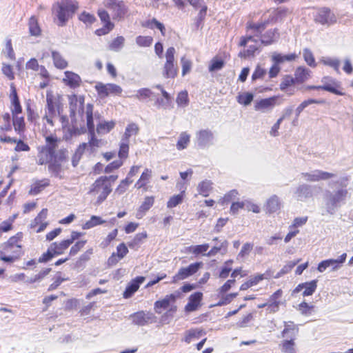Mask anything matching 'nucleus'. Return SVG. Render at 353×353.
<instances>
[{"label":"nucleus","mask_w":353,"mask_h":353,"mask_svg":"<svg viewBox=\"0 0 353 353\" xmlns=\"http://www.w3.org/2000/svg\"><path fill=\"white\" fill-rule=\"evenodd\" d=\"M342 188L331 191L326 190L323 194V201L325 203V208L326 212L330 215L336 213L341 205L345 203L348 191L345 188L346 185H343Z\"/></svg>","instance_id":"obj_1"},{"label":"nucleus","mask_w":353,"mask_h":353,"mask_svg":"<svg viewBox=\"0 0 353 353\" xmlns=\"http://www.w3.org/2000/svg\"><path fill=\"white\" fill-rule=\"evenodd\" d=\"M79 8V3L74 0H61L53 6L58 20L57 25L65 26Z\"/></svg>","instance_id":"obj_2"},{"label":"nucleus","mask_w":353,"mask_h":353,"mask_svg":"<svg viewBox=\"0 0 353 353\" xmlns=\"http://www.w3.org/2000/svg\"><path fill=\"white\" fill-rule=\"evenodd\" d=\"M106 179V177L98 178L88 192L89 194H99L96 201V204L98 205L102 203L112 192L111 185H107L103 182Z\"/></svg>","instance_id":"obj_3"},{"label":"nucleus","mask_w":353,"mask_h":353,"mask_svg":"<svg viewBox=\"0 0 353 353\" xmlns=\"http://www.w3.org/2000/svg\"><path fill=\"white\" fill-rule=\"evenodd\" d=\"M203 263L197 261L190 264L185 268H181L178 272L172 277V283H176L179 281L185 279L196 274L202 267Z\"/></svg>","instance_id":"obj_4"},{"label":"nucleus","mask_w":353,"mask_h":353,"mask_svg":"<svg viewBox=\"0 0 353 353\" xmlns=\"http://www.w3.org/2000/svg\"><path fill=\"white\" fill-rule=\"evenodd\" d=\"M175 48L170 47L165 52L166 62L164 65L163 76L165 78H174L177 74V68L174 65Z\"/></svg>","instance_id":"obj_5"},{"label":"nucleus","mask_w":353,"mask_h":353,"mask_svg":"<svg viewBox=\"0 0 353 353\" xmlns=\"http://www.w3.org/2000/svg\"><path fill=\"white\" fill-rule=\"evenodd\" d=\"M321 82L323 83V85H321V90L339 96L345 95V93L341 90V83L337 79L330 76H325L321 79Z\"/></svg>","instance_id":"obj_6"},{"label":"nucleus","mask_w":353,"mask_h":353,"mask_svg":"<svg viewBox=\"0 0 353 353\" xmlns=\"http://www.w3.org/2000/svg\"><path fill=\"white\" fill-rule=\"evenodd\" d=\"M314 21L321 25L330 26L336 22V17L329 8L323 7L318 10Z\"/></svg>","instance_id":"obj_7"},{"label":"nucleus","mask_w":353,"mask_h":353,"mask_svg":"<svg viewBox=\"0 0 353 353\" xmlns=\"http://www.w3.org/2000/svg\"><path fill=\"white\" fill-rule=\"evenodd\" d=\"M196 145L201 149L209 148L213 145L214 136L209 129H204L196 133Z\"/></svg>","instance_id":"obj_8"},{"label":"nucleus","mask_w":353,"mask_h":353,"mask_svg":"<svg viewBox=\"0 0 353 353\" xmlns=\"http://www.w3.org/2000/svg\"><path fill=\"white\" fill-rule=\"evenodd\" d=\"M60 96L57 98L54 97L52 93L49 92L46 94V108L50 117H55L57 112L59 115L62 112V104L60 102Z\"/></svg>","instance_id":"obj_9"},{"label":"nucleus","mask_w":353,"mask_h":353,"mask_svg":"<svg viewBox=\"0 0 353 353\" xmlns=\"http://www.w3.org/2000/svg\"><path fill=\"white\" fill-rule=\"evenodd\" d=\"M132 323L139 326H143L148 323L155 322L156 316L150 312L139 311L130 315Z\"/></svg>","instance_id":"obj_10"},{"label":"nucleus","mask_w":353,"mask_h":353,"mask_svg":"<svg viewBox=\"0 0 353 353\" xmlns=\"http://www.w3.org/2000/svg\"><path fill=\"white\" fill-rule=\"evenodd\" d=\"M94 88L101 97H108L110 94L119 95L122 92V88L114 83H98Z\"/></svg>","instance_id":"obj_11"},{"label":"nucleus","mask_w":353,"mask_h":353,"mask_svg":"<svg viewBox=\"0 0 353 353\" xmlns=\"http://www.w3.org/2000/svg\"><path fill=\"white\" fill-rule=\"evenodd\" d=\"M203 297V293L199 291L192 294L188 298V303L185 305V312L189 314L198 310L202 305Z\"/></svg>","instance_id":"obj_12"},{"label":"nucleus","mask_w":353,"mask_h":353,"mask_svg":"<svg viewBox=\"0 0 353 353\" xmlns=\"http://www.w3.org/2000/svg\"><path fill=\"white\" fill-rule=\"evenodd\" d=\"M318 280L314 279L310 281L299 283L292 291V295L294 296L296 294L303 291L302 295L309 296L312 295L317 288Z\"/></svg>","instance_id":"obj_13"},{"label":"nucleus","mask_w":353,"mask_h":353,"mask_svg":"<svg viewBox=\"0 0 353 353\" xmlns=\"http://www.w3.org/2000/svg\"><path fill=\"white\" fill-rule=\"evenodd\" d=\"M314 186L302 183L296 187L294 192V196L297 201H305L313 196V190Z\"/></svg>","instance_id":"obj_14"},{"label":"nucleus","mask_w":353,"mask_h":353,"mask_svg":"<svg viewBox=\"0 0 353 353\" xmlns=\"http://www.w3.org/2000/svg\"><path fill=\"white\" fill-rule=\"evenodd\" d=\"M301 176L307 181L316 182L327 180L334 176V174L321 170H315L311 172H302Z\"/></svg>","instance_id":"obj_15"},{"label":"nucleus","mask_w":353,"mask_h":353,"mask_svg":"<svg viewBox=\"0 0 353 353\" xmlns=\"http://www.w3.org/2000/svg\"><path fill=\"white\" fill-rule=\"evenodd\" d=\"M9 97L10 99V111L12 116L21 114L22 112V106L14 83L10 84V94Z\"/></svg>","instance_id":"obj_16"},{"label":"nucleus","mask_w":353,"mask_h":353,"mask_svg":"<svg viewBox=\"0 0 353 353\" xmlns=\"http://www.w3.org/2000/svg\"><path fill=\"white\" fill-rule=\"evenodd\" d=\"M46 145L41 149V152L46 153V157L54 158L56 149L58 146L57 138L51 134L46 137Z\"/></svg>","instance_id":"obj_17"},{"label":"nucleus","mask_w":353,"mask_h":353,"mask_svg":"<svg viewBox=\"0 0 353 353\" xmlns=\"http://www.w3.org/2000/svg\"><path fill=\"white\" fill-rule=\"evenodd\" d=\"M112 10V18L117 21H122L128 12V8L123 1H118L117 3L110 8Z\"/></svg>","instance_id":"obj_18"},{"label":"nucleus","mask_w":353,"mask_h":353,"mask_svg":"<svg viewBox=\"0 0 353 353\" xmlns=\"http://www.w3.org/2000/svg\"><path fill=\"white\" fill-rule=\"evenodd\" d=\"M280 98V96H273L269 98H265L257 101L254 105L255 110H263L265 109H271L276 104H280L277 103V100Z\"/></svg>","instance_id":"obj_19"},{"label":"nucleus","mask_w":353,"mask_h":353,"mask_svg":"<svg viewBox=\"0 0 353 353\" xmlns=\"http://www.w3.org/2000/svg\"><path fill=\"white\" fill-rule=\"evenodd\" d=\"M261 43L264 46H269L277 41L280 37L278 28L270 29L261 35Z\"/></svg>","instance_id":"obj_20"},{"label":"nucleus","mask_w":353,"mask_h":353,"mask_svg":"<svg viewBox=\"0 0 353 353\" xmlns=\"http://www.w3.org/2000/svg\"><path fill=\"white\" fill-rule=\"evenodd\" d=\"M64 74L65 78L63 79V81L66 85L73 89L80 86L81 79L79 74L72 71H65Z\"/></svg>","instance_id":"obj_21"},{"label":"nucleus","mask_w":353,"mask_h":353,"mask_svg":"<svg viewBox=\"0 0 353 353\" xmlns=\"http://www.w3.org/2000/svg\"><path fill=\"white\" fill-rule=\"evenodd\" d=\"M311 71L305 66H299L294 72V80L296 83H303L310 77Z\"/></svg>","instance_id":"obj_22"},{"label":"nucleus","mask_w":353,"mask_h":353,"mask_svg":"<svg viewBox=\"0 0 353 353\" xmlns=\"http://www.w3.org/2000/svg\"><path fill=\"white\" fill-rule=\"evenodd\" d=\"M173 299L174 296H168V294L163 299L156 301L154 305L155 312L161 314L162 310L168 309L170 306L171 303H174L172 301Z\"/></svg>","instance_id":"obj_23"},{"label":"nucleus","mask_w":353,"mask_h":353,"mask_svg":"<svg viewBox=\"0 0 353 353\" xmlns=\"http://www.w3.org/2000/svg\"><path fill=\"white\" fill-rule=\"evenodd\" d=\"M69 105H70V117L71 118V122L76 118L77 110L80 104V96H77L75 94L68 96Z\"/></svg>","instance_id":"obj_24"},{"label":"nucleus","mask_w":353,"mask_h":353,"mask_svg":"<svg viewBox=\"0 0 353 353\" xmlns=\"http://www.w3.org/2000/svg\"><path fill=\"white\" fill-rule=\"evenodd\" d=\"M141 26L144 28L150 29H157L159 30L163 36L165 35V27L164 24L159 21L156 18H152L142 23Z\"/></svg>","instance_id":"obj_25"},{"label":"nucleus","mask_w":353,"mask_h":353,"mask_svg":"<svg viewBox=\"0 0 353 353\" xmlns=\"http://www.w3.org/2000/svg\"><path fill=\"white\" fill-rule=\"evenodd\" d=\"M22 236V232H18L14 236L10 237L7 242L1 245V248L6 252L12 251V249L17 248V245H19L18 243L21 240Z\"/></svg>","instance_id":"obj_26"},{"label":"nucleus","mask_w":353,"mask_h":353,"mask_svg":"<svg viewBox=\"0 0 353 353\" xmlns=\"http://www.w3.org/2000/svg\"><path fill=\"white\" fill-rule=\"evenodd\" d=\"M12 125L14 126V131L19 135L24 133L26 130V123L23 117H19V114H14L12 116Z\"/></svg>","instance_id":"obj_27"},{"label":"nucleus","mask_w":353,"mask_h":353,"mask_svg":"<svg viewBox=\"0 0 353 353\" xmlns=\"http://www.w3.org/2000/svg\"><path fill=\"white\" fill-rule=\"evenodd\" d=\"M297 55L295 53L283 54L281 53H274L272 56V61L276 64H281L285 61H292L296 59Z\"/></svg>","instance_id":"obj_28"},{"label":"nucleus","mask_w":353,"mask_h":353,"mask_svg":"<svg viewBox=\"0 0 353 353\" xmlns=\"http://www.w3.org/2000/svg\"><path fill=\"white\" fill-rule=\"evenodd\" d=\"M48 170L52 173V174L55 177H59L60 173L62 170L61 163L59 162L57 160H54V158H50L48 157Z\"/></svg>","instance_id":"obj_29"},{"label":"nucleus","mask_w":353,"mask_h":353,"mask_svg":"<svg viewBox=\"0 0 353 353\" xmlns=\"http://www.w3.org/2000/svg\"><path fill=\"white\" fill-rule=\"evenodd\" d=\"M285 327L281 332L282 336L294 338L296 333L299 332V329L296 327L293 321L284 322Z\"/></svg>","instance_id":"obj_30"},{"label":"nucleus","mask_w":353,"mask_h":353,"mask_svg":"<svg viewBox=\"0 0 353 353\" xmlns=\"http://www.w3.org/2000/svg\"><path fill=\"white\" fill-rule=\"evenodd\" d=\"M205 334L206 332L203 329H190L186 331L184 341L185 343H190L193 339H198Z\"/></svg>","instance_id":"obj_31"},{"label":"nucleus","mask_w":353,"mask_h":353,"mask_svg":"<svg viewBox=\"0 0 353 353\" xmlns=\"http://www.w3.org/2000/svg\"><path fill=\"white\" fill-rule=\"evenodd\" d=\"M29 33L31 36L38 37L41 33V28L35 16H32L28 22Z\"/></svg>","instance_id":"obj_32"},{"label":"nucleus","mask_w":353,"mask_h":353,"mask_svg":"<svg viewBox=\"0 0 353 353\" xmlns=\"http://www.w3.org/2000/svg\"><path fill=\"white\" fill-rule=\"evenodd\" d=\"M212 185L211 181L207 179L199 183L197 187L199 194L204 197L208 196L212 188Z\"/></svg>","instance_id":"obj_33"},{"label":"nucleus","mask_w":353,"mask_h":353,"mask_svg":"<svg viewBox=\"0 0 353 353\" xmlns=\"http://www.w3.org/2000/svg\"><path fill=\"white\" fill-rule=\"evenodd\" d=\"M105 223H106V221L103 220L101 216L92 215L91 216L90 220L83 224L82 228L83 230H89L95 226L102 225Z\"/></svg>","instance_id":"obj_34"},{"label":"nucleus","mask_w":353,"mask_h":353,"mask_svg":"<svg viewBox=\"0 0 353 353\" xmlns=\"http://www.w3.org/2000/svg\"><path fill=\"white\" fill-rule=\"evenodd\" d=\"M268 21H265L261 23H248L247 28L253 30L255 32V36L259 37L261 36L262 32L266 28L268 25Z\"/></svg>","instance_id":"obj_35"},{"label":"nucleus","mask_w":353,"mask_h":353,"mask_svg":"<svg viewBox=\"0 0 353 353\" xmlns=\"http://www.w3.org/2000/svg\"><path fill=\"white\" fill-rule=\"evenodd\" d=\"M114 121L100 122L97 125V132L98 134H105L110 132L115 126Z\"/></svg>","instance_id":"obj_36"},{"label":"nucleus","mask_w":353,"mask_h":353,"mask_svg":"<svg viewBox=\"0 0 353 353\" xmlns=\"http://www.w3.org/2000/svg\"><path fill=\"white\" fill-rule=\"evenodd\" d=\"M52 58L56 68L59 69H64L68 66V62L62 57L59 52L52 51Z\"/></svg>","instance_id":"obj_37"},{"label":"nucleus","mask_w":353,"mask_h":353,"mask_svg":"<svg viewBox=\"0 0 353 353\" xmlns=\"http://www.w3.org/2000/svg\"><path fill=\"white\" fill-rule=\"evenodd\" d=\"M254 94L250 92L239 93L236 97L239 103L245 106L249 105L254 99Z\"/></svg>","instance_id":"obj_38"},{"label":"nucleus","mask_w":353,"mask_h":353,"mask_svg":"<svg viewBox=\"0 0 353 353\" xmlns=\"http://www.w3.org/2000/svg\"><path fill=\"white\" fill-rule=\"evenodd\" d=\"M59 252H55L53 250L52 245L48 248V250L43 253L38 259V262L41 263H45L50 261L54 256L60 255Z\"/></svg>","instance_id":"obj_39"},{"label":"nucleus","mask_w":353,"mask_h":353,"mask_svg":"<svg viewBox=\"0 0 353 353\" xmlns=\"http://www.w3.org/2000/svg\"><path fill=\"white\" fill-rule=\"evenodd\" d=\"M124 43L125 38L123 36H118L109 44L108 49L114 52H119L124 46Z\"/></svg>","instance_id":"obj_40"},{"label":"nucleus","mask_w":353,"mask_h":353,"mask_svg":"<svg viewBox=\"0 0 353 353\" xmlns=\"http://www.w3.org/2000/svg\"><path fill=\"white\" fill-rule=\"evenodd\" d=\"M139 132V128L135 123H131L127 125L122 140L128 141L132 135H137Z\"/></svg>","instance_id":"obj_41"},{"label":"nucleus","mask_w":353,"mask_h":353,"mask_svg":"<svg viewBox=\"0 0 353 353\" xmlns=\"http://www.w3.org/2000/svg\"><path fill=\"white\" fill-rule=\"evenodd\" d=\"M225 63L222 59L215 57L210 61L208 70L210 72L221 70L225 66Z\"/></svg>","instance_id":"obj_42"},{"label":"nucleus","mask_w":353,"mask_h":353,"mask_svg":"<svg viewBox=\"0 0 353 353\" xmlns=\"http://www.w3.org/2000/svg\"><path fill=\"white\" fill-rule=\"evenodd\" d=\"M279 199L277 196L274 195L268 200L266 208L270 213L276 212L279 209Z\"/></svg>","instance_id":"obj_43"},{"label":"nucleus","mask_w":353,"mask_h":353,"mask_svg":"<svg viewBox=\"0 0 353 353\" xmlns=\"http://www.w3.org/2000/svg\"><path fill=\"white\" fill-rule=\"evenodd\" d=\"M49 185L48 180L45 179L43 181H37L31 188L29 194L32 195H37L39 194L43 189Z\"/></svg>","instance_id":"obj_44"},{"label":"nucleus","mask_w":353,"mask_h":353,"mask_svg":"<svg viewBox=\"0 0 353 353\" xmlns=\"http://www.w3.org/2000/svg\"><path fill=\"white\" fill-rule=\"evenodd\" d=\"M207 11L208 6H203L202 8L200 9L194 22V26L196 30L201 29L203 28V24L207 14Z\"/></svg>","instance_id":"obj_45"},{"label":"nucleus","mask_w":353,"mask_h":353,"mask_svg":"<svg viewBox=\"0 0 353 353\" xmlns=\"http://www.w3.org/2000/svg\"><path fill=\"white\" fill-rule=\"evenodd\" d=\"M184 195L185 192L182 191L179 194L171 196L167 202V207L172 208L181 204L183 201Z\"/></svg>","instance_id":"obj_46"},{"label":"nucleus","mask_w":353,"mask_h":353,"mask_svg":"<svg viewBox=\"0 0 353 353\" xmlns=\"http://www.w3.org/2000/svg\"><path fill=\"white\" fill-rule=\"evenodd\" d=\"M209 244L204 243L201 245H191L187 248V251L191 252L195 255H199L200 254H205V252L208 250Z\"/></svg>","instance_id":"obj_47"},{"label":"nucleus","mask_w":353,"mask_h":353,"mask_svg":"<svg viewBox=\"0 0 353 353\" xmlns=\"http://www.w3.org/2000/svg\"><path fill=\"white\" fill-rule=\"evenodd\" d=\"M153 94L154 93L150 89L148 88H143L138 90L137 91V94L134 95L133 97L139 101H144L151 97Z\"/></svg>","instance_id":"obj_48"},{"label":"nucleus","mask_w":353,"mask_h":353,"mask_svg":"<svg viewBox=\"0 0 353 353\" xmlns=\"http://www.w3.org/2000/svg\"><path fill=\"white\" fill-rule=\"evenodd\" d=\"M303 57L306 63L312 67L315 68L316 63L312 52L308 48H304L303 50Z\"/></svg>","instance_id":"obj_49"},{"label":"nucleus","mask_w":353,"mask_h":353,"mask_svg":"<svg viewBox=\"0 0 353 353\" xmlns=\"http://www.w3.org/2000/svg\"><path fill=\"white\" fill-rule=\"evenodd\" d=\"M321 61L325 65L332 68L337 73H340L339 66L340 61L338 59H332L330 57H323Z\"/></svg>","instance_id":"obj_50"},{"label":"nucleus","mask_w":353,"mask_h":353,"mask_svg":"<svg viewBox=\"0 0 353 353\" xmlns=\"http://www.w3.org/2000/svg\"><path fill=\"white\" fill-rule=\"evenodd\" d=\"M190 140V136L186 132H182L179 138L176 143V148L178 150H181L187 148L188 143Z\"/></svg>","instance_id":"obj_51"},{"label":"nucleus","mask_w":353,"mask_h":353,"mask_svg":"<svg viewBox=\"0 0 353 353\" xmlns=\"http://www.w3.org/2000/svg\"><path fill=\"white\" fill-rule=\"evenodd\" d=\"M221 296V299L214 305V306H223L232 302V301L238 296L237 292L228 294Z\"/></svg>","instance_id":"obj_52"},{"label":"nucleus","mask_w":353,"mask_h":353,"mask_svg":"<svg viewBox=\"0 0 353 353\" xmlns=\"http://www.w3.org/2000/svg\"><path fill=\"white\" fill-rule=\"evenodd\" d=\"M72 123V126L68 129V132L71 137H76L80 135L81 134H84L86 132V129L85 126H81V128H78L77 125V119L73 121Z\"/></svg>","instance_id":"obj_53"},{"label":"nucleus","mask_w":353,"mask_h":353,"mask_svg":"<svg viewBox=\"0 0 353 353\" xmlns=\"http://www.w3.org/2000/svg\"><path fill=\"white\" fill-rule=\"evenodd\" d=\"M70 245L71 244L67 239L63 240L59 243L57 242H54L51 244L53 250L61 252L60 255L62 254L63 251L68 248Z\"/></svg>","instance_id":"obj_54"},{"label":"nucleus","mask_w":353,"mask_h":353,"mask_svg":"<svg viewBox=\"0 0 353 353\" xmlns=\"http://www.w3.org/2000/svg\"><path fill=\"white\" fill-rule=\"evenodd\" d=\"M92 254H93L92 248H90V249L87 250L83 254H82L79 256L78 261H77V262L75 263V267H77V268L81 267L83 265V263H84L90 260V256Z\"/></svg>","instance_id":"obj_55"},{"label":"nucleus","mask_w":353,"mask_h":353,"mask_svg":"<svg viewBox=\"0 0 353 353\" xmlns=\"http://www.w3.org/2000/svg\"><path fill=\"white\" fill-rule=\"evenodd\" d=\"M79 19L87 25H91L97 21L96 17L93 14L85 11H83L79 14Z\"/></svg>","instance_id":"obj_56"},{"label":"nucleus","mask_w":353,"mask_h":353,"mask_svg":"<svg viewBox=\"0 0 353 353\" xmlns=\"http://www.w3.org/2000/svg\"><path fill=\"white\" fill-rule=\"evenodd\" d=\"M296 83V82L294 80V78L293 77H292L291 75H285L283 77V79L279 85L280 89L282 91H285L288 89V88H289L290 86L294 85Z\"/></svg>","instance_id":"obj_57"},{"label":"nucleus","mask_w":353,"mask_h":353,"mask_svg":"<svg viewBox=\"0 0 353 353\" xmlns=\"http://www.w3.org/2000/svg\"><path fill=\"white\" fill-rule=\"evenodd\" d=\"M153 41L152 37L150 36H138L136 38V43L141 47H149Z\"/></svg>","instance_id":"obj_58"},{"label":"nucleus","mask_w":353,"mask_h":353,"mask_svg":"<svg viewBox=\"0 0 353 353\" xmlns=\"http://www.w3.org/2000/svg\"><path fill=\"white\" fill-rule=\"evenodd\" d=\"M145 279V278L144 276H138L132 279L128 284V286L136 292L139 290L140 285L144 282Z\"/></svg>","instance_id":"obj_59"},{"label":"nucleus","mask_w":353,"mask_h":353,"mask_svg":"<svg viewBox=\"0 0 353 353\" xmlns=\"http://www.w3.org/2000/svg\"><path fill=\"white\" fill-rule=\"evenodd\" d=\"M154 202V196H146L145 198L144 201L142 203V204L139 207V211L141 212H146L153 205Z\"/></svg>","instance_id":"obj_60"},{"label":"nucleus","mask_w":353,"mask_h":353,"mask_svg":"<svg viewBox=\"0 0 353 353\" xmlns=\"http://www.w3.org/2000/svg\"><path fill=\"white\" fill-rule=\"evenodd\" d=\"M129 152V140H122L120 144V148L119 151V157L120 159H125L128 157Z\"/></svg>","instance_id":"obj_61"},{"label":"nucleus","mask_w":353,"mask_h":353,"mask_svg":"<svg viewBox=\"0 0 353 353\" xmlns=\"http://www.w3.org/2000/svg\"><path fill=\"white\" fill-rule=\"evenodd\" d=\"M259 50V48L255 45H250L248 49L243 50L239 53V57L241 58L246 59L250 57L254 56L255 52Z\"/></svg>","instance_id":"obj_62"},{"label":"nucleus","mask_w":353,"mask_h":353,"mask_svg":"<svg viewBox=\"0 0 353 353\" xmlns=\"http://www.w3.org/2000/svg\"><path fill=\"white\" fill-rule=\"evenodd\" d=\"M118 234V230L114 229L111 232L108 234L106 238L100 243V247L101 248H107L110 243L115 239Z\"/></svg>","instance_id":"obj_63"},{"label":"nucleus","mask_w":353,"mask_h":353,"mask_svg":"<svg viewBox=\"0 0 353 353\" xmlns=\"http://www.w3.org/2000/svg\"><path fill=\"white\" fill-rule=\"evenodd\" d=\"M176 102L178 105L181 106H186L189 103V98L188 92L184 90L181 91L178 94V96L176 99Z\"/></svg>","instance_id":"obj_64"}]
</instances>
